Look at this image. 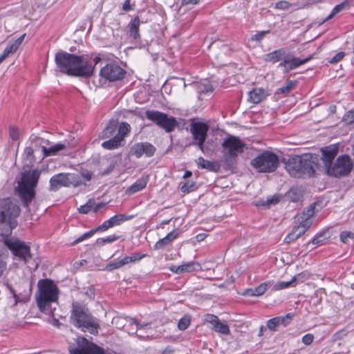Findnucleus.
<instances>
[{
    "mask_svg": "<svg viewBox=\"0 0 354 354\" xmlns=\"http://www.w3.org/2000/svg\"><path fill=\"white\" fill-rule=\"evenodd\" d=\"M76 346H69L70 354H105L104 350L83 337L76 339Z\"/></svg>",
    "mask_w": 354,
    "mask_h": 354,
    "instance_id": "obj_12",
    "label": "nucleus"
},
{
    "mask_svg": "<svg viewBox=\"0 0 354 354\" xmlns=\"http://www.w3.org/2000/svg\"><path fill=\"white\" fill-rule=\"evenodd\" d=\"M26 37V34L22 35L18 39H17L13 43L10 44L12 47H15V49L17 50L19 46L21 44Z\"/></svg>",
    "mask_w": 354,
    "mask_h": 354,
    "instance_id": "obj_62",
    "label": "nucleus"
},
{
    "mask_svg": "<svg viewBox=\"0 0 354 354\" xmlns=\"http://www.w3.org/2000/svg\"><path fill=\"white\" fill-rule=\"evenodd\" d=\"M330 238V233L328 230H324L317 233L312 240L314 245H322Z\"/></svg>",
    "mask_w": 354,
    "mask_h": 354,
    "instance_id": "obj_36",
    "label": "nucleus"
},
{
    "mask_svg": "<svg viewBox=\"0 0 354 354\" xmlns=\"http://www.w3.org/2000/svg\"><path fill=\"white\" fill-rule=\"evenodd\" d=\"M24 154L26 156V158L29 159L30 161L34 158V151L31 147H26L24 150Z\"/></svg>",
    "mask_w": 354,
    "mask_h": 354,
    "instance_id": "obj_64",
    "label": "nucleus"
},
{
    "mask_svg": "<svg viewBox=\"0 0 354 354\" xmlns=\"http://www.w3.org/2000/svg\"><path fill=\"white\" fill-rule=\"evenodd\" d=\"M339 238L342 242L348 243V239L354 240V233L350 231H343L340 233Z\"/></svg>",
    "mask_w": 354,
    "mask_h": 354,
    "instance_id": "obj_50",
    "label": "nucleus"
},
{
    "mask_svg": "<svg viewBox=\"0 0 354 354\" xmlns=\"http://www.w3.org/2000/svg\"><path fill=\"white\" fill-rule=\"evenodd\" d=\"M301 176H313L315 172V169L318 168L317 158L310 154H306L301 156Z\"/></svg>",
    "mask_w": 354,
    "mask_h": 354,
    "instance_id": "obj_21",
    "label": "nucleus"
},
{
    "mask_svg": "<svg viewBox=\"0 0 354 354\" xmlns=\"http://www.w3.org/2000/svg\"><path fill=\"white\" fill-rule=\"evenodd\" d=\"M180 185V191L185 194L194 192L198 188L196 183L192 180H186L185 182H181Z\"/></svg>",
    "mask_w": 354,
    "mask_h": 354,
    "instance_id": "obj_38",
    "label": "nucleus"
},
{
    "mask_svg": "<svg viewBox=\"0 0 354 354\" xmlns=\"http://www.w3.org/2000/svg\"><path fill=\"white\" fill-rule=\"evenodd\" d=\"M130 125L127 122H122L118 129V133L116 135H120L122 138V140L124 138L128 135L130 132Z\"/></svg>",
    "mask_w": 354,
    "mask_h": 354,
    "instance_id": "obj_43",
    "label": "nucleus"
},
{
    "mask_svg": "<svg viewBox=\"0 0 354 354\" xmlns=\"http://www.w3.org/2000/svg\"><path fill=\"white\" fill-rule=\"evenodd\" d=\"M315 204L314 203L295 216L297 225L286 236V242L290 243L297 239L310 228L313 224V216L315 213Z\"/></svg>",
    "mask_w": 354,
    "mask_h": 354,
    "instance_id": "obj_6",
    "label": "nucleus"
},
{
    "mask_svg": "<svg viewBox=\"0 0 354 354\" xmlns=\"http://www.w3.org/2000/svg\"><path fill=\"white\" fill-rule=\"evenodd\" d=\"M21 209L18 204L10 198L0 200V236L8 237L17 225V218Z\"/></svg>",
    "mask_w": 354,
    "mask_h": 354,
    "instance_id": "obj_3",
    "label": "nucleus"
},
{
    "mask_svg": "<svg viewBox=\"0 0 354 354\" xmlns=\"http://www.w3.org/2000/svg\"><path fill=\"white\" fill-rule=\"evenodd\" d=\"M125 74V71L115 63L107 64L100 73L102 77L110 82L120 80L124 77Z\"/></svg>",
    "mask_w": 354,
    "mask_h": 354,
    "instance_id": "obj_16",
    "label": "nucleus"
},
{
    "mask_svg": "<svg viewBox=\"0 0 354 354\" xmlns=\"http://www.w3.org/2000/svg\"><path fill=\"white\" fill-rule=\"evenodd\" d=\"M321 152L322 155V159L324 162L326 171L328 167H329L333 164V160L337 154L338 149L335 146L330 145L325 148H322L321 149Z\"/></svg>",
    "mask_w": 354,
    "mask_h": 354,
    "instance_id": "obj_26",
    "label": "nucleus"
},
{
    "mask_svg": "<svg viewBox=\"0 0 354 354\" xmlns=\"http://www.w3.org/2000/svg\"><path fill=\"white\" fill-rule=\"evenodd\" d=\"M82 185H83V182L80 177L75 174L60 173L54 175L50 180V189L52 191H57L61 187H77Z\"/></svg>",
    "mask_w": 354,
    "mask_h": 354,
    "instance_id": "obj_9",
    "label": "nucleus"
},
{
    "mask_svg": "<svg viewBox=\"0 0 354 354\" xmlns=\"http://www.w3.org/2000/svg\"><path fill=\"white\" fill-rule=\"evenodd\" d=\"M129 324H132L130 328L127 329V332L130 335L136 334L140 339L147 340L152 338L151 331L152 330L149 323H141L134 318H129L127 320Z\"/></svg>",
    "mask_w": 354,
    "mask_h": 354,
    "instance_id": "obj_15",
    "label": "nucleus"
},
{
    "mask_svg": "<svg viewBox=\"0 0 354 354\" xmlns=\"http://www.w3.org/2000/svg\"><path fill=\"white\" fill-rule=\"evenodd\" d=\"M201 0H181V5L183 6H193L198 4Z\"/></svg>",
    "mask_w": 354,
    "mask_h": 354,
    "instance_id": "obj_63",
    "label": "nucleus"
},
{
    "mask_svg": "<svg viewBox=\"0 0 354 354\" xmlns=\"http://www.w3.org/2000/svg\"><path fill=\"white\" fill-rule=\"evenodd\" d=\"M301 156H295L288 159L286 163V169L291 176L299 178L301 176Z\"/></svg>",
    "mask_w": 354,
    "mask_h": 354,
    "instance_id": "obj_22",
    "label": "nucleus"
},
{
    "mask_svg": "<svg viewBox=\"0 0 354 354\" xmlns=\"http://www.w3.org/2000/svg\"><path fill=\"white\" fill-rule=\"evenodd\" d=\"M198 86V89L201 92H209L212 91V87L209 83H206L204 84H194V86Z\"/></svg>",
    "mask_w": 354,
    "mask_h": 354,
    "instance_id": "obj_57",
    "label": "nucleus"
},
{
    "mask_svg": "<svg viewBox=\"0 0 354 354\" xmlns=\"http://www.w3.org/2000/svg\"><path fill=\"white\" fill-rule=\"evenodd\" d=\"M345 55V53L344 52H339L337 53L333 57L330 59L329 61V63L330 64H335L342 60Z\"/></svg>",
    "mask_w": 354,
    "mask_h": 354,
    "instance_id": "obj_58",
    "label": "nucleus"
},
{
    "mask_svg": "<svg viewBox=\"0 0 354 354\" xmlns=\"http://www.w3.org/2000/svg\"><path fill=\"white\" fill-rule=\"evenodd\" d=\"M196 163L198 168L205 169L210 171H218L220 169V165L216 162L205 160L203 157H199Z\"/></svg>",
    "mask_w": 354,
    "mask_h": 354,
    "instance_id": "obj_30",
    "label": "nucleus"
},
{
    "mask_svg": "<svg viewBox=\"0 0 354 354\" xmlns=\"http://www.w3.org/2000/svg\"><path fill=\"white\" fill-rule=\"evenodd\" d=\"M274 7L278 10H286L290 8V3L287 1H280L275 4Z\"/></svg>",
    "mask_w": 354,
    "mask_h": 354,
    "instance_id": "obj_54",
    "label": "nucleus"
},
{
    "mask_svg": "<svg viewBox=\"0 0 354 354\" xmlns=\"http://www.w3.org/2000/svg\"><path fill=\"white\" fill-rule=\"evenodd\" d=\"M55 60L59 70L70 76L88 77L93 75L94 71L88 56L59 51L56 53Z\"/></svg>",
    "mask_w": 354,
    "mask_h": 354,
    "instance_id": "obj_1",
    "label": "nucleus"
},
{
    "mask_svg": "<svg viewBox=\"0 0 354 354\" xmlns=\"http://www.w3.org/2000/svg\"><path fill=\"white\" fill-rule=\"evenodd\" d=\"M145 116L167 133L173 131L177 125L175 118L158 111L147 110Z\"/></svg>",
    "mask_w": 354,
    "mask_h": 354,
    "instance_id": "obj_10",
    "label": "nucleus"
},
{
    "mask_svg": "<svg viewBox=\"0 0 354 354\" xmlns=\"http://www.w3.org/2000/svg\"><path fill=\"white\" fill-rule=\"evenodd\" d=\"M7 287L13 296V306H16L19 303H27L29 301L32 290L31 286L27 281L23 282L21 283V288L17 291L8 284H7Z\"/></svg>",
    "mask_w": 354,
    "mask_h": 354,
    "instance_id": "obj_17",
    "label": "nucleus"
},
{
    "mask_svg": "<svg viewBox=\"0 0 354 354\" xmlns=\"http://www.w3.org/2000/svg\"><path fill=\"white\" fill-rule=\"evenodd\" d=\"M5 243L12 254L25 263H28L32 259L30 248L24 241L17 239H6Z\"/></svg>",
    "mask_w": 354,
    "mask_h": 354,
    "instance_id": "obj_11",
    "label": "nucleus"
},
{
    "mask_svg": "<svg viewBox=\"0 0 354 354\" xmlns=\"http://www.w3.org/2000/svg\"><path fill=\"white\" fill-rule=\"evenodd\" d=\"M140 25V20L139 17H136L131 24L130 27V36L133 39H138L139 35V26Z\"/></svg>",
    "mask_w": 354,
    "mask_h": 354,
    "instance_id": "obj_37",
    "label": "nucleus"
},
{
    "mask_svg": "<svg viewBox=\"0 0 354 354\" xmlns=\"http://www.w3.org/2000/svg\"><path fill=\"white\" fill-rule=\"evenodd\" d=\"M41 175L38 169L25 171L18 183L17 191L24 205L28 207L35 196V188Z\"/></svg>",
    "mask_w": 354,
    "mask_h": 354,
    "instance_id": "obj_4",
    "label": "nucleus"
},
{
    "mask_svg": "<svg viewBox=\"0 0 354 354\" xmlns=\"http://www.w3.org/2000/svg\"><path fill=\"white\" fill-rule=\"evenodd\" d=\"M295 281V279L289 281H279L276 283H272V290H280L286 289L290 286L291 283Z\"/></svg>",
    "mask_w": 354,
    "mask_h": 354,
    "instance_id": "obj_44",
    "label": "nucleus"
},
{
    "mask_svg": "<svg viewBox=\"0 0 354 354\" xmlns=\"http://www.w3.org/2000/svg\"><path fill=\"white\" fill-rule=\"evenodd\" d=\"M293 317V315L291 313H288L284 316H278L277 317L279 320V323L280 326H283L284 327L287 326L290 324Z\"/></svg>",
    "mask_w": 354,
    "mask_h": 354,
    "instance_id": "obj_45",
    "label": "nucleus"
},
{
    "mask_svg": "<svg viewBox=\"0 0 354 354\" xmlns=\"http://www.w3.org/2000/svg\"><path fill=\"white\" fill-rule=\"evenodd\" d=\"M145 256V254L139 255L138 254H133L131 256H127L122 259H114L106 264V270L113 271L114 270L120 269L129 263H134L136 261H140Z\"/></svg>",
    "mask_w": 354,
    "mask_h": 354,
    "instance_id": "obj_18",
    "label": "nucleus"
},
{
    "mask_svg": "<svg viewBox=\"0 0 354 354\" xmlns=\"http://www.w3.org/2000/svg\"><path fill=\"white\" fill-rule=\"evenodd\" d=\"M348 6V3L347 1H344L337 6H335L329 15L325 19L324 21H328L333 18L337 14L342 11L344 9H345Z\"/></svg>",
    "mask_w": 354,
    "mask_h": 354,
    "instance_id": "obj_40",
    "label": "nucleus"
},
{
    "mask_svg": "<svg viewBox=\"0 0 354 354\" xmlns=\"http://www.w3.org/2000/svg\"><path fill=\"white\" fill-rule=\"evenodd\" d=\"M268 93L262 88H255L248 92V101L253 104H258L266 98Z\"/></svg>",
    "mask_w": 354,
    "mask_h": 354,
    "instance_id": "obj_29",
    "label": "nucleus"
},
{
    "mask_svg": "<svg viewBox=\"0 0 354 354\" xmlns=\"http://www.w3.org/2000/svg\"><path fill=\"white\" fill-rule=\"evenodd\" d=\"M97 231H99L97 230V227L95 229H93L87 232H85L82 235H81L80 237H78L73 243V245L77 244L80 242L83 241L84 240L88 239L91 237Z\"/></svg>",
    "mask_w": 354,
    "mask_h": 354,
    "instance_id": "obj_47",
    "label": "nucleus"
},
{
    "mask_svg": "<svg viewBox=\"0 0 354 354\" xmlns=\"http://www.w3.org/2000/svg\"><path fill=\"white\" fill-rule=\"evenodd\" d=\"M343 121L346 124L354 123V110L348 111L343 118Z\"/></svg>",
    "mask_w": 354,
    "mask_h": 354,
    "instance_id": "obj_53",
    "label": "nucleus"
},
{
    "mask_svg": "<svg viewBox=\"0 0 354 354\" xmlns=\"http://www.w3.org/2000/svg\"><path fill=\"white\" fill-rule=\"evenodd\" d=\"M155 151V147L147 142L136 143L131 148V153L137 158H140L144 154L147 157H151L154 155Z\"/></svg>",
    "mask_w": 354,
    "mask_h": 354,
    "instance_id": "obj_20",
    "label": "nucleus"
},
{
    "mask_svg": "<svg viewBox=\"0 0 354 354\" xmlns=\"http://www.w3.org/2000/svg\"><path fill=\"white\" fill-rule=\"evenodd\" d=\"M130 317H128V318L115 317L113 319V323L115 324L118 328H122L126 327L127 330L128 328H130L132 326V324H129V323L127 322V320Z\"/></svg>",
    "mask_w": 354,
    "mask_h": 354,
    "instance_id": "obj_42",
    "label": "nucleus"
},
{
    "mask_svg": "<svg viewBox=\"0 0 354 354\" xmlns=\"http://www.w3.org/2000/svg\"><path fill=\"white\" fill-rule=\"evenodd\" d=\"M10 136L14 140H16L19 138V133L18 129L11 127L9 129Z\"/></svg>",
    "mask_w": 354,
    "mask_h": 354,
    "instance_id": "obj_60",
    "label": "nucleus"
},
{
    "mask_svg": "<svg viewBox=\"0 0 354 354\" xmlns=\"http://www.w3.org/2000/svg\"><path fill=\"white\" fill-rule=\"evenodd\" d=\"M179 231L177 230H174L169 233H168L165 237L159 239L154 245V250H163L166 247L170 245L172 242L178 238L179 236Z\"/></svg>",
    "mask_w": 354,
    "mask_h": 354,
    "instance_id": "obj_27",
    "label": "nucleus"
},
{
    "mask_svg": "<svg viewBox=\"0 0 354 354\" xmlns=\"http://www.w3.org/2000/svg\"><path fill=\"white\" fill-rule=\"evenodd\" d=\"M94 205H95L94 200L89 199L86 204L81 205L78 208V211H79V212H80L82 214H87L92 209V208H93V212H96L101 207H102V203H98L95 206H94Z\"/></svg>",
    "mask_w": 354,
    "mask_h": 354,
    "instance_id": "obj_35",
    "label": "nucleus"
},
{
    "mask_svg": "<svg viewBox=\"0 0 354 354\" xmlns=\"http://www.w3.org/2000/svg\"><path fill=\"white\" fill-rule=\"evenodd\" d=\"M296 85V82L289 81L286 82V85L278 89V93H287L291 91Z\"/></svg>",
    "mask_w": 354,
    "mask_h": 354,
    "instance_id": "obj_51",
    "label": "nucleus"
},
{
    "mask_svg": "<svg viewBox=\"0 0 354 354\" xmlns=\"http://www.w3.org/2000/svg\"><path fill=\"white\" fill-rule=\"evenodd\" d=\"M348 335V331L346 329H342L333 335L334 340H339L344 339Z\"/></svg>",
    "mask_w": 354,
    "mask_h": 354,
    "instance_id": "obj_55",
    "label": "nucleus"
},
{
    "mask_svg": "<svg viewBox=\"0 0 354 354\" xmlns=\"http://www.w3.org/2000/svg\"><path fill=\"white\" fill-rule=\"evenodd\" d=\"M7 270L6 257L0 250V278L5 274Z\"/></svg>",
    "mask_w": 354,
    "mask_h": 354,
    "instance_id": "obj_48",
    "label": "nucleus"
},
{
    "mask_svg": "<svg viewBox=\"0 0 354 354\" xmlns=\"http://www.w3.org/2000/svg\"><path fill=\"white\" fill-rule=\"evenodd\" d=\"M37 304L39 309L46 315L53 316L58 305L59 290L55 282L49 279L39 280Z\"/></svg>",
    "mask_w": 354,
    "mask_h": 354,
    "instance_id": "obj_2",
    "label": "nucleus"
},
{
    "mask_svg": "<svg viewBox=\"0 0 354 354\" xmlns=\"http://www.w3.org/2000/svg\"><path fill=\"white\" fill-rule=\"evenodd\" d=\"M122 138L120 135H115L109 140L104 141L102 144V147L104 149L112 150L121 146Z\"/></svg>",
    "mask_w": 354,
    "mask_h": 354,
    "instance_id": "obj_33",
    "label": "nucleus"
},
{
    "mask_svg": "<svg viewBox=\"0 0 354 354\" xmlns=\"http://www.w3.org/2000/svg\"><path fill=\"white\" fill-rule=\"evenodd\" d=\"M348 6V3L347 1H344L337 6H335L329 15L325 19L324 21H328L333 18L337 14L342 11L344 9H345Z\"/></svg>",
    "mask_w": 354,
    "mask_h": 354,
    "instance_id": "obj_41",
    "label": "nucleus"
},
{
    "mask_svg": "<svg viewBox=\"0 0 354 354\" xmlns=\"http://www.w3.org/2000/svg\"><path fill=\"white\" fill-rule=\"evenodd\" d=\"M190 324V318L185 316L181 318L178 324V328L181 330H184L188 328Z\"/></svg>",
    "mask_w": 354,
    "mask_h": 354,
    "instance_id": "obj_52",
    "label": "nucleus"
},
{
    "mask_svg": "<svg viewBox=\"0 0 354 354\" xmlns=\"http://www.w3.org/2000/svg\"><path fill=\"white\" fill-rule=\"evenodd\" d=\"M313 339H314L313 335L310 334V333H308V334L305 335L304 336H303L302 342L305 345H310L313 342Z\"/></svg>",
    "mask_w": 354,
    "mask_h": 354,
    "instance_id": "obj_59",
    "label": "nucleus"
},
{
    "mask_svg": "<svg viewBox=\"0 0 354 354\" xmlns=\"http://www.w3.org/2000/svg\"><path fill=\"white\" fill-rule=\"evenodd\" d=\"M285 54L284 48H280L265 55L264 60L267 62L276 63L283 59Z\"/></svg>",
    "mask_w": 354,
    "mask_h": 354,
    "instance_id": "obj_31",
    "label": "nucleus"
},
{
    "mask_svg": "<svg viewBox=\"0 0 354 354\" xmlns=\"http://www.w3.org/2000/svg\"><path fill=\"white\" fill-rule=\"evenodd\" d=\"M205 321L212 326V328L216 333L228 335L230 333V328L227 324L221 322L218 317L214 315H206Z\"/></svg>",
    "mask_w": 354,
    "mask_h": 354,
    "instance_id": "obj_23",
    "label": "nucleus"
},
{
    "mask_svg": "<svg viewBox=\"0 0 354 354\" xmlns=\"http://www.w3.org/2000/svg\"><path fill=\"white\" fill-rule=\"evenodd\" d=\"M132 218L133 216H127L124 214L114 215L109 219L104 221L103 223L97 227V230H99V231L107 230L108 229L113 227L114 226L119 225L124 221L129 220Z\"/></svg>",
    "mask_w": 354,
    "mask_h": 354,
    "instance_id": "obj_24",
    "label": "nucleus"
},
{
    "mask_svg": "<svg viewBox=\"0 0 354 354\" xmlns=\"http://www.w3.org/2000/svg\"><path fill=\"white\" fill-rule=\"evenodd\" d=\"M16 51L15 47H12L10 44L8 45L3 53L0 55V64Z\"/></svg>",
    "mask_w": 354,
    "mask_h": 354,
    "instance_id": "obj_46",
    "label": "nucleus"
},
{
    "mask_svg": "<svg viewBox=\"0 0 354 354\" xmlns=\"http://www.w3.org/2000/svg\"><path fill=\"white\" fill-rule=\"evenodd\" d=\"M353 168V162L348 156L338 157L326 170L329 176L341 177L348 175Z\"/></svg>",
    "mask_w": 354,
    "mask_h": 354,
    "instance_id": "obj_13",
    "label": "nucleus"
},
{
    "mask_svg": "<svg viewBox=\"0 0 354 354\" xmlns=\"http://www.w3.org/2000/svg\"><path fill=\"white\" fill-rule=\"evenodd\" d=\"M251 165L259 171L270 173L278 167L279 160L278 156L270 151H264L251 161Z\"/></svg>",
    "mask_w": 354,
    "mask_h": 354,
    "instance_id": "obj_8",
    "label": "nucleus"
},
{
    "mask_svg": "<svg viewBox=\"0 0 354 354\" xmlns=\"http://www.w3.org/2000/svg\"><path fill=\"white\" fill-rule=\"evenodd\" d=\"M201 269L200 263L196 261H189L184 263L180 266H171L169 270L176 274H180L187 272H192Z\"/></svg>",
    "mask_w": 354,
    "mask_h": 354,
    "instance_id": "obj_25",
    "label": "nucleus"
},
{
    "mask_svg": "<svg viewBox=\"0 0 354 354\" xmlns=\"http://www.w3.org/2000/svg\"><path fill=\"white\" fill-rule=\"evenodd\" d=\"M223 157L228 163H233L236 158L243 152L245 144L239 138L230 136L221 144Z\"/></svg>",
    "mask_w": 354,
    "mask_h": 354,
    "instance_id": "obj_7",
    "label": "nucleus"
},
{
    "mask_svg": "<svg viewBox=\"0 0 354 354\" xmlns=\"http://www.w3.org/2000/svg\"><path fill=\"white\" fill-rule=\"evenodd\" d=\"M117 130V125L114 122L109 123L102 133V138H109L113 136Z\"/></svg>",
    "mask_w": 354,
    "mask_h": 354,
    "instance_id": "obj_39",
    "label": "nucleus"
},
{
    "mask_svg": "<svg viewBox=\"0 0 354 354\" xmlns=\"http://www.w3.org/2000/svg\"><path fill=\"white\" fill-rule=\"evenodd\" d=\"M272 286V281H268L261 283L254 288H249L245 290L244 295L250 297H259L263 295L265 292Z\"/></svg>",
    "mask_w": 354,
    "mask_h": 354,
    "instance_id": "obj_28",
    "label": "nucleus"
},
{
    "mask_svg": "<svg viewBox=\"0 0 354 354\" xmlns=\"http://www.w3.org/2000/svg\"><path fill=\"white\" fill-rule=\"evenodd\" d=\"M267 327L269 330L272 331H276L278 329V327L280 326L279 323V320L277 317L270 319L267 321Z\"/></svg>",
    "mask_w": 354,
    "mask_h": 354,
    "instance_id": "obj_49",
    "label": "nucleus"
},
{
    "mask_svg": "<svg viewBox=\"0 0 354 354\" xmlns=\"http://www.w3.org/2000/svg\"><path fill=\"white\" fill-rule=\"evenodd\" d=\"M148 183V177H142L138 179L133 185H131L127 189L128 194H135L143 189Z\"/></svg>",
    "mask_w": 354,
    "mask_h": 354,
    "instance_id": "obj_32",
    "label": "nucleus"
},
{
    "mask_svg": "<svg viewBox=\"0 0 354 354\" xmlns=\"http://www.w3.org/2000/svg\"><path fill=\"white\" fill-rule=\"evenodd\" d=\"M208 130L209 126L204 122H196L190 125V132L195 140L192 145H196L202 152H204V142L207 138Z\"/></svg>",
    "mask_w": 354,
    "mask_h": 354,
    "instance_id": "obj_14",
    "label": "nucleus"
},
{
    "mask_svg": "<svg viewBox=\"0 0 354 354\" xmlns=\"http://www.w3.org/2000/svg\"><path fill=\"white\" fill-rule=\"evenodd\" d=\"M269 31H261L255 34L252 36V39L257 41H260L263 39L266 34H268Z\"/></svg>",
    "mask_w": 354,
    "mask_h": 354,
    "instance_id": "obj_61",
    "label": "nucleus"
},
{
    "mask_svg": "<svg viewBox=\"0 0 354 354\" xmlns=\"http://www.w3.org/2000/svg\"><path fill=\"white\" fill-rule=\"evenodd\" d=\"M279 199H280L279 196H273L269 197L267 198L266 205L269 207L272 205H275L279 201Z\"/></svg>",
    "mask_w": 354,
    "mask_h": 354,
    "instance_id": "obj_56",
    "label": "nucleus"
},
{
    "mask_svg": "<svg viewBox=\"0 0 354 354\" xmlns=\"http://www.w3.org/2000/svg\"><path fill=\"white\" fill-rule=\"evenodd\" d=\"M66 146V145L63 143H57L48 148L43 147L42 151L45 156H55L59 151L64 149Z\"/></svg>",
    "mask_w": 354,
    "mask_h": 354,
    "instance_id": "obj_34",
    "label": "nucleus"
},
{
    "mask_svg": "<svg viewBox=\"0 0 354 354\" xmlns=\"http://www.w3.org/2000/svg\"><path fill=\"white\" fill-rule=\"evenodd\" d=\"M71 319L76 327L81 328L84 331L88 330L93 335L97 334L99 323L97 319L90 314L87 308L73 304Z\"/></svg>",
    "mask_w": 354,
    "mask_h": 354,
    "instance_id": "obj_5",
    "label": "nucleus"
},
{
    "mask_svg": "<svg viewBox=\"0 0 354 354\" xmlns=\"http://www.w3.org/2000/svg\"><path fill=\"white\" fill-rule=\"evenodd\" d=\"M310 59V57H308L301 59L291 54H285L283 61L279 64V67L283 68L284 72L286 73L306 64Z\"/></svg>",
    "mask_w": 354,
    "mask_h": 354,
    "instance_id": "obj_19",
    "label": "nucleus"
}]
</instances>
